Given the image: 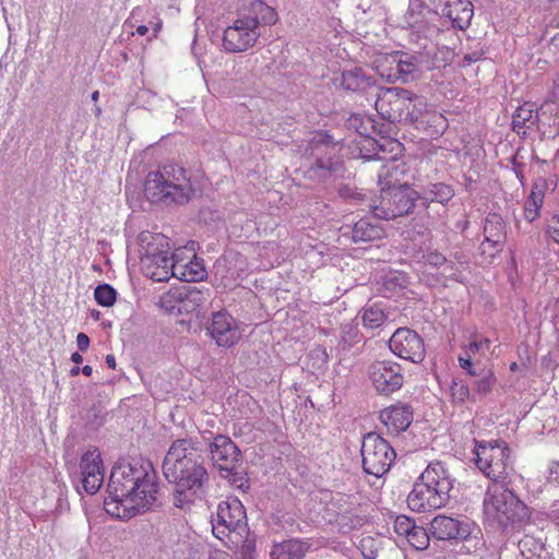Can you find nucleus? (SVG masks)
<instances>
[{
    "label": "nucleus",
    "mask_w": 559,
    "mask_h": 559,
    "mask_svg": "<svg viewBox=\"0 0 559 559\" xmlns=\"http://www.w3.org/2000/svg\"><path fill=\"white\" fill-rule=\"evenodd\" d=\"M79 468V479L85 492L96 493L105 477L100 452L96 448L87 450L80 460Z\"/></svg>",
    "instance_id": "obj_15"
},
{
    "label": "nucleus",
    "mask_w": 559,
    "mask_h": 559,
    "mask_svg": "<svg viewBox=\"0 0 559 559\" xmlns=\"http://www.w3.org/2000/svg\"><path fill=\"white\" fill-rule=\"evenodd\" d=\"M547 235L559 245V216L554 215L548 221L547 227H546Z\"/></svg>",
    "instance_id": "obj_45"
},
{
    "label": "nucleus",
    "mask_w": 559,
    "mask_h": 559,
    "mask_svg": "<svg viewBox=\"0 0 559 559\" xmlns=\"http://www.w3.org/2000/svg\"><path fill=\"white\" fill-rule=\"evenodd\" d=\"M429 532L437 540H463L472 543L474 550L484 546L480 528L469 520H459L443 514L436 515L430 524Z\"/></svg>",
    "instance_id": "obj_8"
},
{
    "label": "nucleus",
    "mask_w": 559,
    "mask_h": 559,
    "mask_svg": "<svg viewBox=\"0 0 559 559\" xmlns=\"http://www.w3.org/2000/svg\"><path fill=\"white\" fill-rule=\"evenodd\" d=\"M417 193L407 186L382 189L379 203L372 206L374 217L394 219L408 214L415 206Z\"/></svg>",
    "instance_id": "obj_10"
},
{
    "label": "nucleus",
    "mask_w": 559,
    "mask_h": 559,
    "mask_svg": "<svg viewBox=\"0 0 559 559\" xmlns=\"http://www.w3.org/2000/svg\"><path fill=\"white\" fill-rule=\"evenodd\" d=\"M385 320L383 309L378 305L368 306L362 313L364 326L368 329L379 328Z\"/></svg>",
    "instance_id": "obj_37"
},
{
    "label": "nucleus",
    "mask_w": 559,
    "mask_h": 559,
    "mask_svg": "<svg viewBox=\"0 0 559 559\" xmlns=\"http://www.w3.org/2000/svg\"><path fill=\"white\" fill-rule=\"evenodd\" d=\"M211 459L221 471L230 472L240 461V451L227 436L217 435L210 443Z\"/></svg>",
    "instance_id": "obj_18"
},
{
    "label": "nucleus",
    "mask_w": 559,
    "mask_h": 559,
    "mask_svg": "<svg viewBox=\"0 0 559 559\" xmlns=\"http://www.w3.org/2000/svg\"><path fill=\"white\" fill-rule=\"evenodd\" d=\"M473 357L466 355L464 352L459 356V365L462 369H464L469 376H477V371L473 367Z\"/></svg>",
    "instance_id": "obj_46"
},
{
    "label": "nucleus",
    "mask_w": 559,
    "mask_h": 559,
    "mask_svg": "<svg viewBox=\"0 0 559 559\" xmlns=\"http://www.w3.org/2000/svg\"><path fill=\"white\" fill-rule=\"evenodd\" d=\"M504 242H491L490 238H484L479 246V252L484 259L490 262L499 252L502 251Z\"/></svg>",
    "instance_id": "obj_42"
},
{
    "label": "nucleus",
    "mask_w": 559,
    "mask_h": 559,
    "mask_svg": "<svg viewBox=\"0 0 559 559\" xmlns=\"http://www.w3.org/2000/svg\"><path fill=\"white\" fill-rule=\"evenodd\" d=\"M213 535L224 543H238L247 533V515L241 501L230 497L221 501L211 520Z\"/></svg>",
    "instance_id": "obj_6"
},
{
    "label": "nucleus",
    "mask_w": 559,
    "mask_h": 559,
    "mask_svg": "<svg viewBox=\"0 0 559 559\" xmlns=\"http://www.w3.org/2000/svg\"><path fill=\"white\" fill-rule=\"evenodd\" d=\"M365 158H373L376 157L377 159H381L382 157L378 155V153H376L373 156H364Z\"/></svg>",
    "instance_id": "obj_63"
},
{
    "label": "nucleus",
    "mask_w": 559,
    "mask_h": 559,
    "mask_svg": "<svg viewBox=\"0 0 559 559\" xmlns=\"http://www.w3.org/2000/svg\"><path fill=\"white\" fill-rule=\"evenodd\" d=\"M510 369H511V371H515V370H518V364H516V362H512V364L510 365Z\"/></svg>",
    "instance_id": "obj_62"
},
{
    "label": "nucleus",
    "mask_w": 559,
    "mask_h": 559,
    "mask_svg": "<svg viewBox=\"0 0 559 559\" xmlns=\"http://www.w3.org/2000/svg\"><path fill=\"white\" fill-rule=\"evenodd\" d=\"M392 64L389 69V72L384 71L380 72L382 78H386L388 81L393 82L400 80L402 83H408L414 80L415 74L418 72V64L415 62L414 58L407 57L406 59L392 57Z\"/></svg>",
    "instance_id": "obj_24"
},
{
    "label": "nucleus",
    "mask_w": 559,
    "mask_h": 559,
    "mask_svg": "<svg viewBox=\"0 0 559 559\" xmlns=\"http://www.w3.org/2000/svg\"><path fill=\"white\" fill-rule=\"evenodd\" d=\"M544 189L538 185H534L528 198L524 203V217L528 222H534L539 217L540 209L544 204Z\"/></svg>",
    "instance_id": "obj_32"
},
{
    "label": "nucleus",
    "mask_w": 559,
    "mask_h": 559,
    "mask_svg": "<svg viewBox=\"0 0 559 559\" xmlns=\"http://www.w3.org/2000/svg\"><path fill=\"white\" fill-rule=\"evenodd\" d=\"M546 485L559 487V460H552L545 471Z\"/></svg>",
    "instance_id": "obj_44"
},
{
    "label": "nucleus",
    "mask_w": 559,
    "mask_h": 559,
    "mask_svg": "<svg viewBox=\"0 0 559 559\" xmlns=\"http://www.w3.org/2000/svg\"><path fill=\"white\" fill-rule=\"evenodd\" d=\"M148 28L145 25H140L136 27L135 34L139 36H144L147 33Z\"/></svg>",
    "instance_id": "obj_56"
},
{
    "label": "nucleus",
    "mask_w": 559,
    "mask_h": 559,
    "mask_svg": "<svg viewBox=\"0 0 559 559\" xmlns=\"http://www.w3.org/2000/svg\"><path fill=\"white\" fill-rule=\"evenodd\" d=\"M393 526L397 535L406 538L416 525L411 518L406 515H397L394 520Z\"/></svg>",
    "instance_id": "obj_43"
},
{
    "label": "nucleus",
    "mask_w": 559,
    "mask_h": 559,
    "mask_svg": "<svg viewBox=\"0 0 559 559\" xmlns=\"http://www.w3.org/2000/svg\"><path fill=\"white\" fill-rule=\"evenodd\" d=\"M369 376L374 389L383 394L400 390L404 382L401 366L392 360L374 361L369 367Z\"/></svg>",
    "instance_id": "obj_13"
},
{
    "label": "nucleus",
    "mask_w": 559,
    "mask_h": 559,
    "mask_svg": "<svg viewBox=\"0 0 559 559\" xmlns=\"http://www.w3.org/2000/svg\"><path fill=\"white\" fill-rule=\"evenodd\" d=\"M463 352L466 355L472 356L473 359H476L477 355L483 356L481 349L479 348L478 344L475 341H473L468 345L464 346Z\"/></svg>",
    "instance_id": "obj_47"
},
{
    "label": "nucleus",
    "mask_w": 559,
    "mask_h": 559,
    "mask_svg": "<svg viewBox=\"0 0 559 559\" xmlns=\"http://www.w3.org/2000/svg\"><path fill=\"white\" fill-rule=\"evenodd\" d=\"M427 485L435 487L439 492L450 499V491L453 488V479L441 462H431L421 473L420 477Z\"/></svg>",
    "instance_id": "obj_21"
},
{
    "label": "nucleus",
    "mask_w": 559,
    "mask_h": 559,
    "mask_svg": "<svg viewBox=\"0 0 559 559\" xmlns=\"http://www.w3.org/2000/svg\"><path fill=\"white\" fill-rule=\"evenodd\" d=\"M199 295H200L199 292H189V297L192 298L193 300H195L197 299L195 297Z\"/></svg>",
    "instance_id": "obj_61"
},
{
    "label": "nucleus",
    "mask_w": 559,
    "mask_h": 559,
    "mask_svg": "<svg viewBox=\"0 0 559 559\" xmlns=\"http://www.w3.org/2000/svg\"><path fill=\"white\" fill-rule=\"evenodd\" d=\"M444 14L453 27L465 29L473 17V5L468 0H453L447 5Z\"/></svg>",
    "instance_id": "obj_25"
},
{
    "label": "nucleus",
    "mask_w": 559,
    "mask_h": 559,
    "mask_svg": "<svg viewBox=\"0 0 559 559\" xmlns=\"http://www.w3.org/2000/svg\"><path fill=\"white\" fill-rule=\"evenodd\" d=\"M106 364L108 365L109 368L111 369H115L116 368V359L112 355H107L106 356Z\"/></svg>",
    "instance_id": "obj_54"
},
{
    "label": "nucleus",
    "mask_w": 559,
    "mask_h": 559,
    "mask_svg": "<svg viewBox=\"0 0 559 559\" xmlns=\"http://www.w3.org/2000/svg\"><path fill=\"white\" fill-rule=\"evenodd\" d=\"M453 194V190L450 186L445 183H435L425 198L431 202L445 203L452 199Z\"/></svg>",
    "instance_id": "obj_40"
},
{
    "label": "nucleus",
    "mask_w": 559,
    "mask_h": 559,
    "mask_svg": "<svg viewBox=\"0 0 559 559\" xmlns=\"http://www.w3.org/2000/svg\"><path fill=\"white\" fill-rule=\"evenodd\" d=\"M430 13L423 0H409L408 8L403 15V27L416 28L421 32L426 23V14Z\"/></svg>",
    "instance_id": "obj_27"
},
{
    "label": "nucleus",
    "mask_w": 559,
    "mask_h": 559,
    "mask_svg": "<svg viewBox=\"0 0 559 559\" xmlns=\"http://www.w3.org/2000/svg\"><path fill=\"white\" fill-rule=\"evenodd\" d=\"M449 501L442 491L439 492L435 487L427 485L419 478L413 490L407 496V504L415 512H429L443 508Z\"/></svg>",
    "instance_id": "obj_17"
},
{
    "label": "nucleus",
    "mask_w": 559,
    "mask_h": 559,
    "mask_svg": "<svg viewBox=\"0 0 559 559\" xmlns=\"http://www.w3.org/2000/svg\"><path fill=\"white\" fill-rule=\"evenodd\" d=\"M361 457L364 471L369 475L381 477L389 472L396 453L385 439L370 432L362 439Z\"/></svg>",
    "instance_id": "obj_9"
},
{
    "label": "nucleus",
    "mask_w": 559,
    "mask_h": 559,
    "mask_svg": "<svg viewBox=\"0 0 559 559\" xmlns=\"http://www.w3.org/2000/svg\"><path fill=\"white\" fill-rule=\"evenodd\" d=\"M116 290L108 284L98 285L94 292L95 300L103 307L112 306L116 301Z\"/></svg>",
    "instance_id": "obj_41"
},
{
    "label": "nucleus",
    "mask_w": 559,
    "mask_h": 559,
    "mask_svg": "<svg viewBox=\"0 0 559 559\" xmlns=\"http://www.w3.org/2000/svg\"><path fill=\"white\" fill-rule=\"evenodd\" d=\"M383 228L379 224H372L368 219H360L355 223L352 230V239L354 242H366L381 239Z\"/></svg>",
    "instance_id": "obj_29"
},
{
    "label": "nucleus",
    "mask_w": 559,
    "mask_h": 559,
    "mask_svg": "<svg viewBox=\"0 0 559 559\" xmlns=\"http://www.w3.org/2000/svg\"><path fill=\"white\" fill-rule=\"evenodd\" d=\"M81 369L79 366H75L73 367L71 370H70V374L71 376H78L80 373Z\"/></svg>",
    "instance_id": "obj_59"
},
{
    "label": "nucleus",
    "mask_w": 559,
    "mask_h": 559,
    "mask_svg": "<svg viewBox=\"0 0 559 559\" xmlns=\"http://www.w3.org/2000/svg\"><path fill=\"white\" fill-rule=\"evenodd\" d=\"M140 262L143 274L155 282H166L171 277L173 255L164 254L157 259L145 257Z\"/></svg>",
    "instance_id": "obj_22"
},
{
    "label": "nucleus",
    "mask_w": 559,
    "mask_h": 559,
    "mask_svg": "<svg viewBox=\"0 0 559 559\" xmlns=\"http://www.w3.org/2000/svg\"><path fill=\"white\" fill-rule=\"evenodd\" d=\"M192 191L187 171L177 165H166L151 171L144 181V194L152 203L185 204Z\"/></svg>",
    "instance_id": "obj_4"
},
{
    "label": "nucleus",
    "mask_w": 559,
    "mask_h": 559,
    "mask_svg": "<svg viewBox=\"0 0 559 559\" xmlns=\"http://www.w3.org/2000/svg\"><path fill=\"white\" fill-rule=\"evenodd\" d=\"M474 453L479 471L491 479V483H503L512 469L509 447L503 441L478 442Z\"/></svg>",
    "instance_id": "obj_7"
},
{
    "label": "nucleus",
    "mask_w": 559,
    "mask_h": 559,
    "mask_svg": "<svg viewBox=\"0 0 559 559\" xmlns=\"http://www.w3.org/2000/svg\"><path fill=\"white\" fill-rule=\"evenodd\" d=\"M483 230L484 237L490 238L491 242L498 243L506 241V225L499 214H488L486 216Z\"/></svg>",
    "instance_id": "obj_30"
},
{
    "label": "nucleus",
    "mask_w": 559,
    "mask_h": 559,
    "mask_svg": "<svg viewBox=\"0 0 559 559\" xmlns=\"http://www.w3.org/2000/svg\"><path fill=\"white\" fill-rule=\"evenodd\" d=\"M475 342L478 344L479 348L481 349V355H485V352L489 349L490 341L488 338H480V340H475Z\"/></svg>",
    "instance_id": "obj_52"
},
{
    "label": "nucleus",
    "mask_w": 559,
    "mask_h": 559,
    "mask_svg": "<svg viewBox=\"0 0 559 559\" xmlns=\"http://www.w3.org/2000/svg\"><path fill=\"white\" fill-rule=\"evenodd\" d=\"M431 534L421 526H415L406 537L407 542L418 550L427 549L429 546Z\"/></svg>",
    "instance_id": "obj_39"
},
{
    "label": "nucleus",
    "mask_w": 559,
    "mask_h": 559,
    "mask_svg": "<svg viewBox=\"0 0 559 559\" xmlns=\"http://www.w3.org/2000/svg\"><path fill=\"white\" fill-rule=\"evenodd\" d=\"M365 142L367 144H369L370 146H372V150L376 151L377 147H379V143L377 141H374L373 139H366Z\"/></svg>",
    "instance_id": "obj_57"
},
{
    "label": "nucleus",
    "mask_w": 559,
    "mask_h": 559,
    "mask_svg": "<svg viewBox=\"0 0 559 559\" xmlns=\"http://www.w3.org/2000/svg\"><path fill=\"white\" fill-rule=\"evenodd\" d=\"M341 85L345 90L358 92L374 87V82L362 71V69L353 68L342 72Z\"/></svg>",
    "instance_id": "obj_26"
},
{
    "label": "nucleus",
    "mask_w": 559,
    "mask_h": 559,
    "mask_svg": "<svg viewBox=\"0 0 559 559\" xmlns=\"http://www.w3.org/2000/svg\"><path fill=\"white\" fill-rule=\"evenodd\" d=\"M411 105H413V109L407 110L406 117H409L412 121L419 123L431 122L441 129L445 126V118L436 110H430L423 97L412 95Z\"/></svg>",
    "instance_id": "obj_23"
},
{
    "label": "nucleus",
    "mask_w": 559,
    "mask_h": 559,
    "mask_svg": "<svg viewBox=\"0 0 559 559\" xmlns=\"http://www.w3.org/2000/svg\"><path fill=\"white\" fill-rule=\"evenodd\" d=\"M336 163H333L332 160H323L318 158L316 162V167L320 170L324 171H332L335 169Z\"/></svg>",
    "instance_id": "obj_48"
},
{
    "label": "nucleus",
    "mask_w": 559,
    "mask_h": 559,
    "mask_svg": "<svg viewBox=\"0 0 559 559\" xmlns=\"http://www.w3.org/2000/svg\"><path fill=\"white\" fill-rule=\"evenodd\" d=\"M480 378L474 382V390L477 394L487 395L497 383L493 372L489 369H484L477 373Z\"/></svg>",
    "instance_id": "obj_38"
},
{
    "label": "nucleus",
    "mask_w": 559,
    "mask_h": 559,
    "mask_svg": "<svg viewBox=\"0 0 559 559\" xmlns=\"http://www.w3.org/2000/svg\"><path fill=\"white\" fill-rule=\"evenodd\" d=\"M532 542H533V539H532L531 537H527V536H526L525 538L521 539V540L519 542V547H520L521 551L523 552V551H524V549H525V548H526V547H527Z\"/></svg>",
    "instance_id": "obj_53"
},
{
    "label": "nucleus",
    "mask_w": 559,
    "mask_h": 559,
    "mask_svg": "<svg viewBox=\"0 0 559 559\" xmlns=\"http://www.w3.org/2000/svg\"><path fill=\"white\" fill-rule=\"evenodd\" d=\"M557 99H559V79L554 81L552 90L548 95L549 102H556Z\"/></svg>",
    "instance_id": "obj_50"
},
{
    "label": "nucleus",
    "mask_w": 559,
    "mask_h": 559,
    "mask_svg": "<svg viewBox=\"0 0 559 559\" xmlns=\"http://www.w3.org/2000/svg\"><path fill=\"white\" fill-rule=\"evenodd\" d=\"M401 174L402 170L400 169V166L396 164L395 160H390L389 163L384 164L380 168L378 174L381 190L388 189L389 187H393L392 183L399 180L397 176Z\"/></svg>",
    "instance_id": "obj_35"
},
{
    "label": "nucleus",
    "mask_w": 559,
    "mask_h": 559,
    "mask_svg": "<svg viewBox=\"0 0 559 559\" xmlns=\"http://www.w3.org/2000/svg\"><path fill=\"white\" fill-rule=\"evenodd\" d=\"M277 21L275 10L261 0H246L231 23L224 29L223 47L228 52H242L252 48L263 26Z\"/></svg>",
    "instance_id": "obj_3"
},
{
    "label": "nucleus",
    "mask_w": 559,
    "mask_h": 559,
    "mask_svg": "<svg viewBox=\"0 0 559 559\" xmlns=\"http://www.w3.org/2000/svg\"><path fill=\"white\" fill-rule=\"evenodd\" d=\"M71 360H72L74 364L79 365V364H81V362L83 361V357H82V355H81V354H79V353H73V354L71 355Z\"/></svg>",
    "instance_id": "obj_55"
},
{
    "label": "nucleus",
    "mask_w": 559,
    "mask_h": 559,
    "mask_svg": "<svg viewBox=\"0 0 559 559\" xmlns=\"http://www.w3.org/2000/svg\"><path fill=\"white\" fill-rule=\"evenodd\" d=\"M412 103V93L397 87L381 88L377 93L374 107L386 119L402 118Z\"/></svg>",
    "instance_id": "obj_14"
},
{
    "label": "nucleus",
    "mask_w": 559,
    "mask_h": 559,
    "mask_svg": "<svg viewBox=\"0 0 559 559\" xmlns=\"http://www.w3.org/2000/svg\"><path fill=\"white\" fill-rule=\"evenodd\" d=\"M207 330L218 346L231 347L241 338L237 320L225 310L214 312Z\"/></svg>",
    "instance_id": "obj_16"
},
{
    "label": "nucleus",
    "mask_w": 559,
    "mask_h": 559,
    "mask_svg": "<svg viewBox=\"0 0 559 559\" xmlns=\"http://www.w3.org/2000/svg\"><path fill=\"white\" fill-rule=\"evenodd\" d=\"M81 371L83 372L84 376H87L90 377L93 372V368L88 365L84 366Z\"/></svg>",
    "instance_id": "obj_58"
},
{
    "label": "nucleus",
    "mask_w": 559,
    "mask_h": 559,
    "mask_svg": "<svg viewBox=\"0 0 559 559\" xmlns=\"http://www.w3.org/2000/svg\"><path fill=\"white\" fill-rule=\"evenodd\" d=\"M98 97H99V92L98 91H95V92L92 93L91 98H92L93 102H97Z\"/></svg>",
    "instance_id": "obj_60"
},
{
    "label": "nucleus",
    "mask_w": 559,
    "mask_h": 559,
    "mask_svg": "<svg viewBox=\"0 0 559 559\" xmlns=\"http://www.w3.org/2000/svg\"><path fill=\"white\" fill-rule=\"evenodd\" d=\"M535 118V115H534V110L533 108L531 107V105H523L521 107H519L515 111V114L513 115V119H512V127H513V130L516 131L518 133H525L524 129L525 128H528L527 123L531 122L533 123V119Z\"/></svg>",
    "instance_id": "obj_36"
},
{
    "label": "nucleus",
    "mask_w": 559,
    "mask_h": 559,
    "mask_svg": "<svg viewBox=\"0 0 559 559\" xmlns=\"http://www.w3.org/2000/svg\"><path fill=\"white\" fill-rule=\"evenodd\" d=\"M389 345L392 353L402 359L418 364L425 358L424 340L411 329H397L391 336Z\"/></svg>",
    "instance_id": "obj_12"
},
{
    "label": "nucleus",
    "mask_w": 559,
    "mask_h": 559,
    "mask_svg": "<svg viewBox=\"0 0 559 559\" xmlns=\"http://www.w3.org/2000/svg\"><path fill=\"white\" fill-rule=\"evenodd\" d=\"M163 473L175 485L174 504L189 508L200 497L209 478L199 443L192 439L174 441L164 459Z\"/></svg>",
    "instance_id": "obj_2"
},
{
    "label": "nucleus",
    "mask_w": 559,
    "mask_h": 559,
    "mask_svg": "<svg viewBox=\"0 0 559 559\" xmlns=\"http://www.w3.org/2000/svg\"><path fill=\"white\" fill-rule=\"evenodd\" d=\"M207 559H230L229 556L221 550L211 551Z\"/></svg>",
    "instance_id": "obj_51"
},
{
    "label": "nucleus",
    "mask_w": 559,
    "mask_h": 559,
    "mask_svg": "<svg viewBox=\"0 0 559 559\" xmlns=\"http://www.w3.org/2000/svg\"><path fill=\"white\" fill-rule=\"evenodd\" d=\"M139 252L141 258L157 259L160 255L169 254L170 242L168 237L159 233L142 231L139 237Z\"/></svg>",
    "instance_id": "obj_20"
},
{
    "label": "nucleus",
    "mask_w": 559,
    "mask_h": 559,
    "mask_svg": "<svg viewBox=\"0 0 559 559\" xmlns=\"http://www.w3.org/2000/svg\"><path fill=\"white\" fill-rule=\"evenodd\" d=\"M156 492V475L148 461L121 460L111 469L104 507L111 516L129 520L150 509Z\"/></svg>",
    "instance_id": "obj_1"
},
{
    "label": "nucleus",
    "mask_w": 559,
    "mask_h": 559,
    "mask_svg": "<svg viewBox=\"0 0 559 559\" xmlns=\"http://www.w3.org/2000/svg\"><path fill=\"white\" fill-rule=\"evenodd\" d=\"M380 420L389 432L397 435L411 426L413 411L408 405L395 404L380 413Z\"/></svg>",
    "instance_id": "obj_19"
},
{
    "label": "nucleus",
    "mask_w": 559,
    "mask_h": 559,
    "mask_svg": "<svg viewBox=\"0 0 559 559\" xmlns=\"http://www.w3.org/2000/svg\"><path fill=\"white\" fill-rule=\"evenodd\" d=\"M76 345L81 352L87 350L90 346V338L85 333H79L76 336Z\"/></svg>",
    "instance_id": "obj_49"
},
{
    "label": "nucleus",
    "mask_w": 559,
    "mask_h": 559,
    "mask_svg": "<svg viewBox=\"0 0 559 559\" xmlns=\"http://www.w3.org/2000/svg\"><path fill=\"white\" fill-rule=\"evenodd\" d=\"M335 523L342 532L347 533L360 527L364 524V518L356 507H347L336 513Z\"/></svg>",
    "instance_id": "obj_31"
},
{
    "label": "nucleus",
    "mask_w": 559,
    "mask_h": 559,
    "mask_svg": "<svg viewBox=\"0 0 559 559\" xmlns=\"http://www.w3.org/2000/svg\"><path fill=\"white\" fill-rule=\"evenodd\" d=\"M450 402L453 406H463L471 397L468 384L461 379H453L449 388Z\"/></svg>",
    "instance_id": "obj_33"
},
{
    "label": "nucleus",
    "mask_w": 559,
    "mask_h": 559,
    "mask_svg": "<svg viewBox=\"0 0 559 559\" xmlns=\"http://www.w3.org/2000/svg\"><path fill=\"white\" fill-rule=\"evenodd\" d=\"M425 263L435 267H443L441 274L445 277H454L457 269L452 262H448L445 257L437 251H430L424 254Z\"/></svg>",
    "instance_id": "obj_34"
},
{
    "label": "nucleus",
    "mask_w": 559,
    "mask_h": 559,
    "mask_svg": "<svg viewBox=\"0 0 559 559\" xmlns=\"http://www.w3.org/2000/svg\"><path fill=\"white\" fill-rule=\"evenodd\" d=\"M309 545L305 542L290 539L275 545L271 551V559H302Z\"/></svg>",
    "instance_id": "obj_28"
},
{
    "label": "nucleus",
    "mask_w": 559,
    "mask_h": 559,
    "mask_svg": "<svg viewBox=\"0 0 559 559\" xmlns=\"http://www.w3.org/2000/svg\"><path fill=\"white\" fill-rule=\"evenodd\" d=\"M160 24H156V27L154 28L155 34L159 31Z\"/></svg>",
    "instance_id": "obj_64"
},
{
    "label": "nucleus",
    "mask_w": 559,
    "mask_h": 559,
    "mask_svg": "<svg viewBox=\"0 0 559 559\" xmlns=\"http://www.w3.org/2000/svg\"><path fill=\"white\" fill-rule=\"evenodd\" d=\"M206 275L203 260L197 257L194 242L175 250L171 262V277L182 282H200Z\"/></svg>",
    "instance_id": "obj_11"
},
{
    "label": "nucleus",
    "mask_w": 559,
    "mask_h": 559,
    "mask_svg": "<svg viewBox=\"0 0 559 559\" xmlns=\"http://www.w3.org/2000/svg\"><path fill=\"white\" fill-rule=\"evenodd\" d=\"M485 521L507 527L530 518L528 508L502 481L490 483L483 499Z\"/></svg>",
    "instance_id": "obj_5"
}]
</instances>
